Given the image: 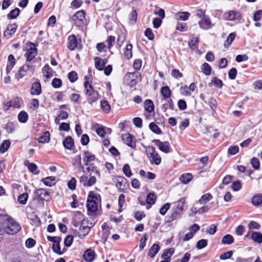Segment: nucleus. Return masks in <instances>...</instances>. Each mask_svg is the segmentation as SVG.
Returning a JSON list of instances; mask_svg holds the SVG:
<instances>
[{
	"label": "nucleus",
	"mask_w": 262,
	"mask_h": 262,
	"mask_svg": "<svg viewBox=\"0 0 262 262\" xmlns=\"http://www.w3.org/2000/svg\"><path fill=\"white\" fill-rule=\"evenodd\" d=\"M251 238L254 242L261 244L262 242V234L259 232H254L251 235Z\"/></svg>",
	"instance_id": "nucleus-31"
},
{
	"label": "nucleus",
	"mask_w": 262,
	"mask_h": 262,
	"mask_svg": "<svg viewBox=\"0 0 262 262\" xmlns=\"http://www.w3.org/2000/svg\"><path fill=\"white\" fill-rule=\"evenodd\" d=\"M30 93L32 95H39L41 93V84L39 81L32 84Z\"/></svg>",
	"instance_id": "nucleus-18"
},
{
	"label": "nucleus",
	"mask_w": 262,
	"mask_h": 262,
	"mask_svg": "<svg viewBox=\"0 0 262 262\" xmlns=\"http://www.w3.org/2000/svg\"><path fill=\"white\" fill-rule=\"evenodd\" d=\"M10 142L9 140H5L0 146V151L2 153L6 151L10 147Z\"/></svg>",
	"instance_id": "nucleus-48"
},
{
	"label": "nucleus",
	"mask_w": 262,
	"mask_h": 262,
	"mask_svg": "<svg viewBox=\"0 0 262 262\" xmlns=\"http://www.w3.org/2000/svg\"><path fill=\"white\" fill-rule=\"evenodd\" d=\"M106 42L107 43V48L111 49L115 43V37L113 36H108Z\"/></svg>",
	"instance_id": "nucleus-54"
},
{
	"label": "nucleus",
	"mask_w": 262,
	"mask_h": 262,
	"mask_svg": "<svg viewBox=\"0 0 262 262\" xmlns=\"http://www.w3.org/2000/svg\"><path fill=\"white\" fill-rule=\"evenodd\" d=\"M148 239L147 234L145 233L143 237L140 240L139 248L140 250H143L146 245V242Z\"/></svg>",
	"instance_id": "nucleus-57"
},
{
	"label": "nucleus",
	"mask_w": 262,
	"mask_h": 262,
	"mask_svg": "<svg viewBox=\"0 0 262 262\" xmlns=\"http://www.w3.org/2000/svg\"><path fill=\"white\" fill-rule=\"evenodd\" d=\"M95 159V156L89 151H85L83 154V162L86 166H93L90 163Z\"/></svg>",
	"instance_id": "nucleus-11"
},
{
	"label": "nucleus",
	"mask_w": 262,
	"mask_h": 262,
	"mask_svg": "<svg viewBox=\"0 0 262 262\" xmlns=\"http://www.w3.org/2000/svg\"><path fill=\"white\" fill-rule=\"evenodd\" d=\"M19 12L20 10L18 8H15L8 14V18L9 19L16 18L18 16Z\"/></svg>",
	"instance_id": "nucleus-44"
},
{
	"label": "nucleus",
	"mask_w": 262,
	"mask_h": 262,
	"mask_svg": "<svg viewBox=\"0 0 262 262\" xmlns=\"http://www.w3.org/2000/svg\"><path fill=\"white\" fill-rule=\"evenodd\" d=\"M84 221H86V220L83 218L82 214L80 212H76L72 221L74 226L78 227L82 225Z\"/></svg>",
	"instance_id": "nucleus-10"
},
{
	"label": "nucleus",
	"mask_w": 262,
	"mask_h": 262,
	"mask_svg": "<svg viewBox=\"0 0 262 262\" xmlns=\"http://www.w3.org/2000/svg\"><path fill=\"white\" fill-rule=\"evenodd\" d=\"M155 143L159 149L165 153H168L171 151L170 144L167 141L161 142L159 140H156Z\"/></svg>",
	"instance_id": "nucleus-9"
},
{
	"label": "nucleus",
	"mask_w": 262,
	"mask_h": 262,
	"mask_svg": "<svg viewBox=\"0 0 262 262\" xmlns=\"http://www.w3.org/2000/svg\"><path fill=\"white\" fill-rule=\"evenodd\" d=\"M133 136L130 134H126L123 136L122 139L127 146L132 148H134L136 146V144L135 142L133 141Z\"/></svg>",
	"instance_id": "nucleus-17"
},
{
	"label": "nucleus",
	"mask_w": 262,
	"mask_h": 262,
	"mask_svg": "<svg viewBox=\"0 0 262 262\" xmlns=\"http://www.w3.org/2000/svg\"><path fill=\"white\" fill-rule=\"evenodd\" d=\"M98 198L93 192L91 191L87 199L86 207L89 214H92L98 209Z\"/></svg>",
	"instance_id": "nucleus-3"
},
{
	"label": "nucleus",
	"mask_w": 262,
	"mask_h": 262,
	"mask_svg": "<svg viewBox=\"0 0 262 262\" xmlns=\"http://www.w3.org/2000/svg\"><path fill=\"white\" fill-rule=\"evenodd\" d=\"M86 221H84L82 224L79 226V231L78 232V236L83 238L85 236L90 232L89 227L85 226Z\"/></svg>",
	"instance_id": "nucleus-16"
},
{
	"label": "nucleus",
	"mask_w": 262,
	"mask_h": 262,
	"mask_svg": "<svg viewBox=\"0 0 262 262\" xmlns=\"http://www.w3.org/2000/svg\"><path fill=\"white\" fill-rule=\"evenodd\" d=\"M84 260L88 262L93 261L95 257V252L91 249L86 250L83 255Z\"/></svg>",
	"instance_id": "nucleus-19"
},
{
	"label": "nucleus",
	"mask_w": 262,
	"mask_h": 262,
	"mask_svg": "<svg viewBox=\"0 0 262 262\" xmlns=\"http://www.w3.org/2000/svg\"><path fill=\"white\" fill-rule=\"evenodd\" d=\"M22 100L17 98L11 100L9 102V107H12L14 108H19L22 103Z\"/></svg>",
	"instance_id": "nucleus-41"
},
{
	"label": "nucleus",
	"mask_w": 262,
	"mask_h": 262,
	"mask_svg": "<svg viewBox=\"0 0 262 262\" xmlns=\"http://www.w3.org/2000/svg\"><path fill=\"white\" fill-rule=\"evenodd\" d=\"M201 69L204 73V74L206 75H210L211 71V68L209 64L207 63H203L201 66Z\"/></svg>",
	"instance_id": "nucleus-45"
},
{
	"label": "nucleus",
	"mask_w": 262,
	"mask_h": 262,
	"mask_svg": "<svg viewBox=\"0 0 262 262\" xmlns=\"http://www.w3.org/2000/svg\"><path fill=\"white\" fill-rule=\"evenodd\" d=\"M133 46L131 44L126 45L124 51V56L127 59H130L132 57V50Z\"/></svg>",
	"instance_id": "nucleus-43"
},
{
	"label": "nucleus",
	"mask_w": 262,
	"mask_h": 262,
	"mask_svg": "<svg viewBox=\"0 0 262 262\" xmlns=\"http://www.w3.org/2000/svg\"><path fill=\"white\" fill-rule=\"evenodd\" d=\"M181 213L179 212L178 211L173 209L172 211V212L170 215L168 217V221L170 222L174 220L177 218V217L180 215Z\"/></svg>",
	"instance_id": "nucleus-60"
},
{
	"label": "nucleus",
	"mask_w": 262,
	"mask_h": 262,
	"mask_svg": "<svg viewBox=\"0 0 262 262\" xmlns=\"http://www.w3.org/2000/svg\"><path fill=\"white\" fill-rule=\"evenodd\" d=\"M96 48L99 52H106L107 47L104 42H100L97 44Z\"/></svg>",
	"instance_id": "nucleus-63"
},
{
	"label": "nucleus",
	"mask_w": 262,
	"mask_h": 262,
	"mask_svg": "<svg viewBox=\"0 0 262 262\" xmlns=\"http://www.w3.org/2000/svg\"><path fill=\"white\" fill-rule=\"evenodd\" d=\"M137 13L136 10H133L129 15V23L132 25H134L137 20Z\"/></svg>",
	"instance_id": "nucleus-50"
},
{
	"label": "nucleus",
	"mask_w": 262,
	"mask_h": 262,
	"mask_svg": "<svg viewBox=\"0 0 262 262\" xmlns=\"http://www.w3.org/2000/svg\"><path fill=\"white\" fill-rule=\"evenodd\" d=\"M24 165L28 168L29 171L34 174H38V171L37 170V165L34 163H30L28 160L24 161Z\"/></svg>",
	"instance_id": "nucleus-23"
},
{
	"label": "nucleus",
	"mask_w": 262,
	"mask_h": 262,
	"mask_svg": "<svg viewBox=\"0 0 262 262\" xmlns=\"http://www.w3.org/2000/svg\"><path fill=\"white\" fill-rule=\"evenodd\" d=\"M192 179V176L190 173H184L180 177V181L184 184L188 183Z\"/></svg>",
	"instance_id": "nucleus-32"
},
{
	"label": "nucleus",
	"mask_w": 262,
	"mask_h": 262,
	"mask_svg": "<svg viewBox=\"0 0 262 262\" xmlns=\"http://www.w3.org/2000/svg\"><path fill=\"white\" fill-rule=\"evenodd\" d=\"M156 199V195L153 193H149L146 197V203L149 205H153Z\"/></svg>",
	"instance_id": "nucleus-47"
},
{
	"label": "nucleus",
	"mask_w": 262,
	"mask_h": 262,
	"mask_svg": "<svg viewBox=\"0 0 262 262\" xmlns=\"http://www.w3.org/2000/svg\"><path fill=\"white\" fill-rule=\"evenodd\" d=\"M251 164L252 166L255 169L258 170L259 168V160L256 158H253L251 160Z\"/></svg>",
	"instance_id": "nucleus-59"
},
{
	"label": "nucleus",
	"mask_w": 262,
	"mask_h": 262,
	"mask_svg": "<svg viewBox=\"0 0 262 262\" xmlns=\"http://www.w3.org/2000/svg\"><path fill=\"white\" fill-rule=\"evenodd\" d=\"M252 203L254 206H259L262 203V194L254 195L252 199Z\"/></svg>",
	"instance_id": "nucleus-37"
},
{
	"label": "nucleus",
	"mask_w": 262,
	"mask_h": 262,
	"mask_svg": "<svg viewBox=\"0 0 262 262\" xmlns=\"http://www.w3.org/2000/svg\"><path fill=\"white\" fill-rule=\"evenodd\" d=\"M20 226L7 214H0V231L13 235L20 230Z\"/></svg>",
	"instance_id": "nucleus-1"
},
{
	"label": "nucleus",
	"mask_w": 262,
	"mask_h": 262,
	"mask_svg": "<svg viewBox=\"0 0 262 262\" xmlns=\"http://www.w3.org/2000/svg\"><path fill=\"white\" fill-rule=\"evenodd\" d=\"M160 250L159 245L157 244H154L149 249L148 252V255L151 258H153L158 253Z\"/></svg>",
	"instance_id": "nucleus-24"
},
{
	"label": "nucleus",
	"mask_w": 262,
	"mask_h": 262,
	"mask_svg": "<svg viewBox=\"0 0 262 262\" xmlns=\"http://www.w3.org/2000/svg\"><path fill=\"white\" fill-rule=\"evenodd\" d=\"M62 85L61 80L59 78H55L52 81V85L55 89L59 88Z\"/></svg>",
	"instance_id": "nucleus-52"
},
{
	"label": "nucleus",
	"mask_w": 262,
	"mask_h": 262,
	"mask_svg": "<svg viewBox=\"0 0 262 262\" xmlns=\"http://www.w3.org/2000/svg\"><path fill=\"white\" fill-rule=\"evenodd\" d=\"M185 204L186 199L185 198H183L173 204L174 206V209L181 214L186 206Z\"/></svg>",
	"instance_id": "nucleus-15"
},
{
	"label": "nucleus",
	"mask_w": 262,
	"mask_h": 262,
	"mask_svg": "<svg viewBox=\"0 0 262 262\" xmlns=\"http://www.w3.org/2000/svg\"><path fill=\"white\" fill-rule=\"evenodd\" d=\"M43 183L48 186H52L56 183V178L54 177H48L42 180Z\"/></svg>",
	"instance_id": "nucleus-28"
},
{
	"label": "nucleus",
	"mask_w": 262,
	"mask_h": 262,
	"mask_svg": "<svg viewBox=\"0 0 262 262\" xmlns=\"http://www.w3.org/2000/svg\"><path fill=\"white\" fill-rule=\"evenodd\" d=\"M190 16V13L187 12H180L175 14L177 20H187Z\"/></svg>",
	"instance_id": "nucleus-26"
},
{
	"label": "nucleus",
	"mask_w": 262,
	"mask_h": 262,
	"mask_svg": "<svg viewBox=\"0 0 262 262\" xmlns=\"http://www.w3.org/2000/svg\"><path fill=\"white\" fill-rule=\"evenodd\" d=\"M149 152L150 154L149 159L150 163L157 165H159L161 162V158L156 151L155 148L153 147H149Z\"/></svg>",
	"instance_id": "nucleus-7"
},
{
	"label": "nucleus",
	"mask_w": 262,
	"mask_h": 262,
	"mask_svg": "<svg viewBox=\"0 0 262 262\" xmlns=\"http://www.w3.org/2000/svg\"><path fill=\"white\" fill-rule=\"evenodd\" d=\"M226 18L229 20L239 19L241 17L240 13L235 11H229L226 14Z\"/></svg>",
	"instance_id": "nucleus-21"
},
{
	"label": "nucleus",
	"mask_w": 262,
	"mask_h": 262,
	"mask_svg": "<svg viewBox=\"0 0 262 262\" xmlns=\"http://www.w3.org/2000/svg\"><path fill=\"white\" fill-rule=\"evenodd\" d=\"M85 95L88 96V101L90 103L96 101L99 99V94L97 91L94 90L93 86L89 83L88 80L84 82Z\"/></svg>",
	"instance_id": "nucleus-4"
},
{
	"label": "nucleus",
	"mask_w": 262,
	"mask_h": 262,
	"mask_svg": "<svg viewBox=\"0 0 262 262\" xmlns=\"http://www.w3.org/2000/svg\"><path fill=\"white\" fill-rule=\"evenodd\" d=\"M36 244V241L32 238H28L25 243V246L27 248H33Z\"/></svg>",
	"instance_id": "nucleus-56"
},
{
	"label": "nucleus",
	"mask_w": 262,
	"mask_h": 262,
	"mask_svg": "<svg viewBox=\"0 0 262 262\" xmlns=\"http://www.w3.org/2000/svg\"><path fill=\"white\" fill-rule=\"evenodd\" d=\"M123 171L124 174L127 177H130L132 175L130 167L127 164L124 165L123 167Z\"/></svg>",
	"instance_id": "nucleus-58"
},
{
	"label": "nucleus",
	"mask_w": 262,
	"mask_h": 262,
	"mask_svg": "<svg viewBox=\"0 0 262 262\" xmlns=\"http://www.w3.org/2000/svg\"><path fill=\"white\" fill-rule=\"evenodd\" d=\"M207 245V241L206 239H201L198 242L196 247L198 249H202Z\"/></svg>",
	"instance_id": "nucleus-53"
},
{
	"label": "nucleus",
	"mask_w": 262,
	"mask_h": 262,
	"mask_svg": "<svg viewBox=\"0 0 262 262\" xmlns=\"http://www.w3.org/2000/svg\"><path fill=\"white\" fill-rule=\"evenodd\" d=\"M161 93L163 97L166 99L169 98L171 96V91L168 86L162 87Z\"/></svg>",
	"instance_id": "nucleus-38"
},
{
	"label": "nucleus",
	"mask_w": 262,
	"mask_h": 262,
	"mask_svg": "<svg viewBox=\"0 0 262 262\" xmlns=\"http://www.w3.org/2000/svg\"><path fill=\"white\" fill-rule=\"evenodd\" d=\"M73 237L72 235H68L64 239V243L66 247H70L73 243Z\"/></svg>",
	"instance_id": "nucleus-62"
},
{
	"label": "nucleus",
	"mask_w": 262,
	"mask_h": 262,
	"mask_svg": "<svg viewBox=\"0 0 262 262\" xmlns=\"http://www.w3.org/2000/svg\"><path fill=\"white\" fill-rule=\"evenodd\" d=\"M199 25L200 28L204 30L209 29L212 26L209 18L207 16L202 18L201 20L199 22Z\"/></svg>",
	"instance_id": "nucleus-12"
},
{
	"label": "nucleus",
	"mask_w": 262,
	"mask_h": 262,
	"mask_svg": "<svg viewBox=\"0 0 262 262\" xmlns=\"http://www.w3.org/2000/svg\"><path fill=\"white\" fill-rule=\"evenodd\" d=\"M74 140L71 137L66 138L63 141V145L68 149H71L74 146Z\"/></svg>",
	"instance_id": "nucleus-29"
},
{
	"label": "nucleus",
	"mask_w": 262,
	"mask_h": 262,
	"mask_svg": "<svg viewBox=\"0 0 262 262\" xmlns=\"http://www.w3.org/2000/svg\"><path fill=\"white\" fill-rule=\"evenodd\" d=\"M50 135L49 132H46L43 135L38 139V141L39 143H48L50 141Z\"/></svg>",
	"instance_id": "nucleus-35"
},
{
	"label": "nucleus",
	"mask_w": 262,
	"mask_h": 262,
	"mask_svg": "<svg viewBox=\"0 0 262 262\" xmlns=\"http://www.w3.org/2000/svg\"><path fill=\"white\" fill-rule=\"evenodd\" d=\"M35 68V66L27 62L19 68L18 73L16 74V78L18 79H21L29 73L33 74L34 73Z\"/></svg>",
	"instance_id": "nucleus-5"
},
{
	"label": "nucleus",
	"mask_w": 262,
	"mask_h": 262,
	"mask_svg": "<svg viewBox=\"0 0 262 262\" xmlns=\"http://www.w3.org/2000/svg\"><path fill=\"white\" fill-rule=\"evenodd\" d=\"M28 198V194L26 193H24L18 196L17 200L19 204L21 205H25L27 203Z\"/></svg>",
	"instance_id": "nucleus-49"
},
{
	"label": "nucleus",
	"mask_w": 262,
	"mask_h": 262,
	"mask_svg": "<svg viewBox=\"0 0 262 262\" xmlns=\"http://www.w3.org/2000/svg\"><path fill=\"white\" fill-rule=\"evenodd\" d=\"M42 74L47 79L53 76V70L48 64L45 65L42 68Z\"/></svg>",
	"instance_id": "nucleus-25"
},
{
	"label": "nucleus",
	"mask_w": 262,
	"mask_h": 262,
	"mask_svg": "<svg viewBox=\"0 0 262 262\" xmlns=\"http://www.w3.org/2000/svg\"><path fill=\"white\" fill-rule=\"evenodd\" d=\"M72 164L74 166H77L81 167L83 173H84L85 171L84 170V167L81 166V158L80 155L74 157L72 160Z\"/></svg>",
	"instance_id": "nucleus-30"
},
{
	"label": "nucleus",
	"mask_w": 262,
	"mask_h": 262,
	"mask_svg": "<svg viewBox=\"0 0 262 262\" xmlns=\"http://www.w3.org/2000/svg\"><path fill=\"white\" fill-rule=\"evenodd\" d=\"M69 80L71 82H75L78 78L77 74L75 71H72L68 74V75Z\"/></svg>",
	"instance_id": "nucleus-55"
},
{
	"label": "nucleus",
	"mask_w": 262,
	"mask_h": 262,
	"mask_svg": "<svg viewBox=\"0 0 262 262\" xmlns=\"http://www.w3.org/2000/svg\"><path fill=\"white\" fill-rule=\"evenodd\" d=\"M37 54V50L35 47V45L33 43H31L29 48L27 49L25 54L27 58V62L31 61L36 56Z\"/></svg>",
	"instance_id": "nucleus-8"
},
{
	"label": "nucleus",
	"mask_w": 262,
	"mask_h": 262,
	"mask_svg": "<svg viewBox=\"0 0 262 262\" xmlns=\"http://www.w3.org/2000/svg\"><path fill=\"white\" fill-rule=\"evenodd\" d=\"M106 61L107 60L105 59H103L98 57H96L95 58V64L96 68L99 71L103 70Z\"/></svg>",
	"instance_id": "nucleus-22"
},
{
	"label": "nucleus",
	"mask_w": 262,
	"mask_h": 262,
	"mask_svg": "<svg viewBox=\"0 0 262 262\" xmlns=\"http://www.w3.org/2000/svg\"><path fill=\"white\" fill-rule=\"evenodd\" d=\"M78 41L74 35H70L68 37V47L70 50H74L78 48Z\"/></svg>",
	"instance_id": "nucleus-13"
},
{
	"label": "nucleus",
	"mask_w": 262,
	"mask_h": 262,
	"mask_svg": "<svg viewBox=\"0 0 262 262\" xmlns=\"http://www.w3.org/2000/svg\"><path fill=\"white\" fill-rule=\"evenodd\" d=\"M234 242L233 236L230 234H227L224 236L222 239V243L224 245H230Z\"/></svg>",
	"instance_id": "nucleus-40"
},
{
	"label": "nucleus",
	"mask_w": 262,
	"mask_h": 262,
	"mask_svg": "<svg viewBox=\"0 0 262 262\" xmlns=\"http://www.w3.org/2000/svg\"><path fill=\"white\" fill-rule=\"evenodd\" d=\"M235 37V34L233 33H230L227 38L226 40L225 41L224 46L226 48H228L233 40L234 39Z\"/></svg>",
	"instance_id": "nucleus-51"
},
{
	"label": "nucleus",
	"mask_w": 262,
	"mask_h": 262,
	"mask_svg": "<svg viewBox=\"0 0 262 262\" xmlns=\"http://www.w3.org/2000/svg\"><path fill=\"white\" fill-rule=\"evenodd\" d=\"M149 127L150 129L154 133L156 134H160L161 133V130L160 128L158 127V126L154 122H151L149 125Z\"/></svg>",
	"instance_id": "nucleus-46"
},
{
	"label": "nucleus",
	"mask_w": 262,
	"mask_h": 262,
	"mask_svg": "<svg viewBox=\"0 0 262 262\" xmlns=\"http://www.w3.org/2000/svg\"><path fill=\"white\" fill-rule=\"evenodd\" d=\"M144 106L145 110L148 113L152 112L154 110V103L150 99H147L144 101Z\"/></svg>",
	"instance_id": "nucleus-27"
},
{
	"label": "nucleus",
	"mask_w": 262,
	"mask_h": 262,
	"mask_svg": "<svg viewBox=\"0 0 262 262\" xmlns=\"http://www.w3.org/2000/svg\"><path fill=\"white\" fill-rule=\"evenodd\" d=\"M17 28V26L15 24L9 25L7 28V29L4 32V35L5 36H11L16 32Z\"/></svg>",
	"instance_id": "nucleus-20"
},
{
	"label": "nucleus",
	"mask_w": 262,
	"mask_h": 262,
	"mask_svg": "<svg viewBox=\"0 0 262 262\" xmlns=\"http://www.w3.org/2000/svg\"><path fill=\"white\" fill-rule=\"evenodd\" d=\"M18 119L21 123H26L28 119V115L25 111H21L18 115Z\"/></svg>",
	"instance_id": "nucleus-42"
},
{
	"label": "nucleus",
	"mask_w": 262,
	"mask_h": 262,
	"mask_svg": "<svg viewBox=\"0 0 262 262\" xmlns=\"http://www.w3.org/2000/svg\"><path fill=\"white\" fill-rule=\"evenodd\" d=\"M101 107L103 111L107 114L109 113L111 110V106L108 102L106 100L101 101Z\"/></svg>",
	"instance_id": "nucleus-33"
},
{
	"label": "nucleus",
	"mask_w": 262,
	"mask_h": 262,
	"mask_svg": "<svg viewBox=\"0 0 262 262\" xmlns=\"http://www.w3.org/2000/svg\"><path fill=\"white\" fill-rule=\"evenodd\" d=\"M15 64V59L13 55L10 54L8 56V63L7 66V71H10L11 70L13 66Z\"/></svg>",
	"instance_id": "nucleus-34"
},
{
	"label": "nucleus",
	"mask_w": 262,
	"mask_h": 262,
	"mask_svg": "<svg viewBox=\"0 0 262 262\" xmlns=\"http://www.w3.org/2000/svg\"><path fill=\"white\" fill-rule=\"evenodd\" d=\"M262 17V10H259L256 11L253 15V20L255 21H259Z\"/></svg>",
	"instance_id": "nucleus-64"
},
{
	"label": "nucleus",
	"mask_w": 262,
	"mask_h": 262,
	"mask_svg": "<svg viewBox=\"0 0 262 262\" xmlns=\"http://www.w3.org/2000/svg\"><path fill=\"white\" fill-rule=\"evenodd\" d=\"M86 170L88 172L80 177L79 182L84 187H91L96 183L100 173L95 166L87 167Z\"/></svg>",
	"instance_id": "nucleus-2"
},
{
	"label": "nucleus",
	"mask_w": 262,
	"mask_h": 262,
	"mask_svg": "<svg viewBox=\"0 0 262 262\" xmlns=\"http://www.w3.org/2000/svg\"><path fill=\"white\" fill-rule=\"evenodd\" d=\"M180 93L182 95L185 96H189L191 95V93L189 91L187 85L182 86L180 90Z\"/></svg>",
	"instance_id": "nucleus-61"
},
{
	"label": "nucleus",
	"mask_w": 262,
	"mask_h": 262,
	"mask_svg": "<svg viewBox=\"0 0 262 262\" xmlns=\"http://www.w3.org/2000/svg\"><path fill=\"white\" fill-rule=\"evenodd\" d=\"M35 197L41 200H45L46 198L49 195V193L46 190L43 188H39L34 192Z\"/></svg>",
	"instance_id": "nucleus-14"
},
{
	"label": "nucleus",
	"mask_w": 262,
	"mask_h": 262,
	"mask_svg": "<svg viewBox=\"0 0 262 262\" xmlns=\"http://www.w3.org/2000/svg\"><path fill=\"white\" fill-rule=\"evenodd\" d=\"M212 199V196L211 194L206 193L201 196V199L199 200L198 202L200 204H206L210 200H211Z\"/></svg>",
	"instance_id": "nucleus-39"
},
{
	"label": "nucleus",
	"mask_w": 262,
	"mask_h": 262,
	"mask_svg": "<svg viewBox=\"0 0 262 262\" xmlns=\"http://www.w3.org/2000/svg\"><path fill=\"white\" fill-rule=\"evenodd\" d=\"M60 241H55L54 242V243H53V245H52V247L53 252H54L55 253H56V254H57L58 255H61L63 253V252L61 251V249H60V244H59V242Z\"/></svg>",
	"instance_id": "nucleus-36"
},
{
	"label": "nucleus",
	"mask_w": 262,
	"mask_h": 262,
	"mask_svg": "<svg viewBox=\"0 0 262 262\" xmlns=\"http://www.w3.org/2000/svg\"><path fill=\"white\" fill-rule=\"evenodd\" d=\"M72 21L75 25L82 27L84 25L85 21V12L84 10L78 11L71 17Z\"/></svg>",
	"instance_id": "nucleus-6"
}]
</instances>
